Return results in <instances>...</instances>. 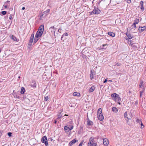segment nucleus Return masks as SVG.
<instances>
[{
	"label": "nucleus",
	"instance_id": "a18cd8bd",
	"mask_svg": "<svg viewBox=\"0 0 146 146\" xmlns=\"http://www.w3.org/2000/svg\"><path fill=\"white\" fill-rule=\"evenodd\" d=\"M9 19L11 20H12V19H13V17H12V16L11 15H10V16H9Z\"/></svg>",
	"mask_w": 146,
	"mask_h": 146
},
{
	"label": "nucleus",
	"instance_id": "393cba45",
	"mask_svg": "<svg viewBox=\"0 0 146 146\" xmlns=\"http://www.w3.org/2000/svg\"><path fill=\"white\" fill-rule=\"evenodd\" d=\"M107 45L106 44H103L102 46H100V48L101 49H105L106 48L105 47Z\"/></svg>",
	"mask_w": 146,
	"mask_h": 146
},
{
	"label": "nucleus",
	"instance_id": "338daca9",
	"mask_svg": "<svg viewBox=\"0 0 146 146\" xmlns=\"http://www.w3.org/2000/svg\"><path fill=\"white\" fill-rule=\"evenodd\" d=\"M1 48H0V53L1 52Z\"/></svg>",
	"mask_w": 146,
	"mask_h": 146
},
{
	"label": "nucleus",
	"instance_id": "20e7f679",
	"mask_svg": "<svg viewBox=\"0 0 146 146\" xmlns=\"http://www.w3.org/2000/svg\"><path fill=\"white\" fill-rule=\"evenodd\" d=\"M50 9H48L46 11L44 12L40 16V20H42L43 18L46 17L48 15L49 13Z\"/></svg>",
	"mask_w": 146,
	"mask_h": 146
},
{
	"label": "nucleus",
	"instance_id": "4468645a",
	"mask_svg": "<svg viewBox=\"0 0 146 146\" xmlns=\"http://www.w3.org/2000/svg\"><path fill=\"white\" fill-rule=\"evenodd\" d=\"M31 86L34 88H36V81L33 80L31 84Z\"/></svg>",
	"mask_w": 146,
	"mask_h": 146
},
{
	"label": "nucleus",
	"instance_id": "4be33fe9",
	"mask_svg": "<svg viewBox=\"0 0 146 146\" xmlns=\"http://www.w3.org/2000/svg\"><path fill=\"white\" fill-rule=\"evenodd\" d=\"M115 1H110V4L111 5H116V2Z\"/></svg>",
	"mask_w": 146,
	"mask_h": 146
},
{
	"label": "nucleus",
	"instance_id": "bb28decb",
	"mask_svg": "<svg viewBox=\"0 0 146 146\" xmlns=\"http://www.w3.org/2000/svg\"><path fill=\"white\" fill-rule=\"evenodd\" d=\"M139 22V20L137 18H136L135 20H134V22L133 23L135 24H138Z\"/></svg>",
	"mask_w": 146,
	"mask_h": 146
},
{
	"label": "nucleus",
	"instance_id": "774afa93",
	"mask_svg": "<svg viewBox=\"0 0 146 146\" xmlns=\"http://www.w3.org/2000/svg\"><path fill=\"white\" fill-rule=\"evenodd\" d=\"M19 78H20V76H19Z\"/></svg>",
	"mask_w": 146,
	"mask_h": 146
},
{
	"label": "nucleus",
	"instance_id": "6ab92c4d",
	"mask_svg": "<svg viewBox=\"0 0 146 146\" xmlns=\"http://www.w3.org/2000/svg\"><path fill=\"white\" fill-rule=\"evenodd\" d=\"M108 34L110 36H112V37H114L115 36V34L111 32H109L108 33Z\"/></svg>",
	"mask_w": 146,
	"mask_h": 146
},
{
	"label": "nucleus",
	"instance_id": "7c9ffc66",
	"mask_svg": "<svg viewBox=\"0 0 146 146\" xmlns=\"http://www.w3.org/2000/svg\"><path fill=\"white\" fill-rule=\"evenodd\" d=\"M68 35V34L67 33H65L63 34V35L61 37V40H62V38H63L64 36H66Z\"/></svg>",
	"mask_w": 146,
	"mask_h": 146
},
{
	"label": "nucleus",
	"instance_id": "49530a36",
	"mask_svg": "<svg viewBox=\"0 0 146 146\" xmlns=\"http://www.w3.org/2000/svg\"><path fill=\"white\" fill-rule=\"evenodd\" d=\"M83 141H82L79 144V145L78 146H82V144H83Z\"/></svg>",
	"mask_w": 146,
	"mask_h": 146
},
{
	"label": "nucleus",
	"instance_id": "3c124183",
	"mask_svg": "<svg viewBox=\"0 0 146 146\" xmlns=\"http://www.w3.org/2000/svg\"><path fill=\"white\" fill-rule=\"evenodd\" d=\"M74 127L73 125L71 126L70 127V131Z\"/></svg>",
	"mask_w": 146,
	"mask_h": 146
},
{
	"label": "nucleus",
	"instance_id": "9d476101",
	"mask_svg": "<svg viewBox=\"0 0 146 146\" xmlns=\"http://www.w3.org/2000/svg\"><path fill=\"white\" fill-rule=\"evenodd\" d=\"M50 31H51L52 33L54 34L55 32V31L56 30V28L54 27V26L51 27L49 29Z\"/></svg>",
	"mask_w": 146,
	"mask_h": 146
},
{
	"label": "nucleus",
	"instance_id": "1a4fd4ad",
	"mask_svg": "<svg viewBox=\"0 0 146 146\" xmlns=\"http://www.w3.org/2000/svg\"><path fill=\"white\" fill-rule=\"evenodd\" d=\"M145 30H146V26L142 27L139 26V30L140 32H142Z\"/></svg>",
	"mask_w": 146,
	"mask_h": 146
},
{
	"label": "nucleus",
	"instance_id": "4c0bfd02",
	"mask_svg": "<svg viewBox=\"0 0 146 146\" xmlns=\"http://www.w3.org/2000/svg\"><path fill=\"white\" fill-rule=\"evenodd\" d=\"M136 121L137 123H140L141 122V121L138 119H137L136 120Z\"/></svg>",
	"mask_w": 146,
	"mask_h": 146
},
{
	"label": "nucleus",
	"instance_id": "69168bd1",
	"mask_svg": "<svg viewBox=\"0 0 146 146\" xmlns=\"http://www.w3.org/2000/svg\"><path fill=\"white\" fill-rule=\"evenodd\" d=\"M68 115H67V114H65L64 116H68Z\"/></svg>",
	"mask_w": 146,
	"mask_h": 146
},
{
	"label": "nucleus",
	"instance_id": "7ed1b4c3",
	"mask_svg": "<svg viewBox=\"0 0 146 146\" xmlns=\"http://www.w3.org/2000/svg\"><path fill=\"white\" fill-rule=\"evenodd\" d=\"M101 13V11L98 8H94V10L92 12H90L89 15H98Z\"/></svg>",
	"mask_w": 146,
	"mask_h": 146
},
{
	"label": "nucleus",
	"instance_id": "c85d7f7f",
	"mask_svg": "<svg viewBox=\"0 0 146 146\" xmlns=\"http://www.w3.org/2000/svg\"><path fill=\"white\" fill-rule=\"evenodd\" d=\"M34 35L33 34H32L31 35L30 37V40H32L33 41L34 37Z\"/></svg>",
	"mask_w": 146,
	"mask_h": 146
},
{
	"label": "nucleus",
	"instance_id": "cd10ccee",
	"mask_svg": "<svg viewBox=\"0 0 146 146\" xmlns=\"http://www.w3.org/2000/svg\"><path fill=\"white\" fill-rule=\"evenodd\" d=\"M11 38H12V39L15 41H16L17 40L16 37L13 35H12L11 37Z\"/></svg>",
	"mask_w": 146,
	"mask_h": 146
},
{
	"label": "nucleus",
	"instance_id": "a878e982",
	"mask_svg": "<svg viewBox=\"0 0 146 146\" xmlns=\"http://www.w3.org/2000/svg\"><path fill=\"white\" fill-rule=\"evenodd\" d=\"M112 111L113 112L116 113L117 112L118 110L116 108L113 107L112 108Z\"/></svg>",
	"mask_w": 146,
	"mask_h": 146
},
{
	"label": "nucleus",
	"instance_id": "8fccbe9b",
	"mask_svg": "<svg viewBox=\"0 0 146 146\" xmlns=\"http://www.w3.org/2000/svg\"><path fill=\"white\" fill-rule=\"evenodd\" d=\"M9 1H7L5 2V4H6L8 5V4H9Z\"/></svg>",
	"mask_w": 146,
	"mask_h": 146
},
{
	"label": "nucleus",
	"instance_id": "f8f14e48",
	"mask_svg": "<svg viewBox=\"0 0 146 146\" xmlns=\"http://www.w3.org/2000/svg\"><path fill=\"white\" fill-rule=\"evenodd\" d=\"M87 124L88 126H92L93 125V123L92 121L88 118L87 119Z\"/></svg>",
	"mask_w": 146,
	"mask_h": 146
},
{
	"label": "nucleus",
	"instance_id": "680f3d73",
	"mask_svg": "<svg viewBox=\"0 0 146 146\" xmlns=\"http://www.w3.org/2000/svg\"><path fill=\"white\" fill-rule=\"evenodd\" d=\"M25 9V7H23L22 8V10H24Z\"/></svg>",
	"mask_w": 146,
	"mask_h": 146
},
{
	"label": "nucleus",
	"instance_id": "13d9d810",
	"mask_svg": "<svg viewBox=\"0 0 146 146\" xmlns=\"http://www.w3.org/2000/svg\"><path fill=\"white\" fill-rule=\"evenodd\" d=\"M121 101H119V102H117L118 104L119 105H120L121 104V103L120 102Z\"/></svg>",
	"mask_w": 146,
	"mask_h": 146
},
{
	"label": "nucleus",
	"instance_id": "a211bd4d",
	"mask_svg": "<svg viewBox=\"0 0 146 146\" xmlns=\"http://www.w3.org/2000/svg\"><path fill=\"white\" fill-rule=\"evenodd\" d=\"M143 2L141 1L140 2V4H141V8H140L141 9V10L142 11H143L144 10V7L143 6Z\"/></svg>",
	"mask_w": 146,
	"mask_h": 146
},
{
	"label": "nucleus",
	"instance_id": "f3484780",
	"mask_svg": "<svg viewBox=\"0 0 146 146\" xmlns=\"http://www.w3.org/2000/svg\"><path fill=\"white\" fill-rule=\"evenodd\" d=\"M94 71L92 70L90 71V78L91 80L93 79L94 78Z\"/></svg>",
	"mask_w": 146,
	"mask_h": 146
},
{
	"label": "nucleus",
	"instance_id": "9b49d317",
	"mask_svg": "<svg viewBox=\"0 0 146 146\" xmlns=\"http://www.w3.org/2000/svg\"><path fill=\"white\" fill-rule=\"evenodd\" d=\"M77 141H78L77 140L74 139L70 142L69 143V146H72L73 144L75 143Z\"/></svg>",
	"mask_w": 146,
	"mask_h": 146
},
{
	"label": "nucleus",
	"instance_id": "423d86ee",
	"mask_svg": "<svg viewBox=\"0 0 146 146\" xmlns=\"http://www.w3.org/2000/svg\"><path fill=\"white\" fill-rule=\"evenodd\" d=\"M43 32L38 31L35 35V37L37 38H40Z\"/></svg>",
	"mask_w": 146,
	"mask_h": 146
},
{
	"label": "nucleus",
	"instance_id": "864d4df0",
	"mask_svg": "<svg viewBox=\"0 0 146 146\" xmlns=\"http://www.w3.org/2000/svg\"><path fill=\"white\" fill-rule=\"evenodd\" d=\"M138 104V100L136 101L135 102V105L137 106Z\"/></svg>",
	"mask_w": 146,
	"mask_h": 146
},
{
	"label": "nucleus",
	"instance_id": "603ef678",
	"mask_svg": "<svg viewBox=\"0 0 146 146\" xmlns=\"http://www.w3.org/2000/svg\"><path fill=\"white\" fill-rule=\"evenodd\" d=\"M132 26H133V27L134 28H136V24H135L134 23H133V25H132Z\"/></svg>",
	"mask_w": 146,
	"mask_h": 146
},
{
	"label": "nucleus",
	"instance_id": "c9c22d12",
	"mask_svg": "<svg viewBox=\"0 0 146 146\" xmlns=\"http://www.w3.org/2000/svg\"><path fill=\"white\" fill-rule=\"evenodd\" d=\"M44 100L46 101H47L48 99V96L44 97Z\"/></svg>",
	"mask_w": 146,
	"mask_h": 146
},
{
	"label": "nucleus",
	"instance_id": "79ce46f5",
	"mask_svg": "<svg viewBox=\"0 0 146 146\" xmlns=\"http://www.w3.org/2000/svg\"><path fill=\"white\" fill-rule=\"evenodd\" d=\"M7 134H8V135L9 137H11V136H12L11 135L12 134V133L11 132H9L7 133Z\"/></svg>",
	"mask_w": 146,
	"mask_h": 146
},
{
	"label": "nucleus",
	"instance_id": "f704fd0d",
	"mask_svg": "<svg viewBox=\"0 0 146 146\" xmlns=\"http://www.w3.org/2000/svg\"><path fill=\"white\" fill-rule=\"evenodd\" d=\"M62 116V114H61V112H60L58 115V118L60 119V118Z\"/></svg>",
	"mask_w": 146,
	"mask_h": 146
},
{
	"label": "nucleus",
	"instance_id": "5fc2aeb1",
	"mask_svg": "<svg viewBox=\"0 0 146 146\" xmlns=\"http://www.w3.org/2000/svg\"><path fill=\"white\" fill-rule=\"evenodd\" d=\"M121 64L119 63H116V65L118 66H120Z\"/></svg>",
	"mask_w": 146,
	"mask_h": 146
},
{
	"label": "nucleus",
	"instance_id": "f257e3e1",
	"mask_svg": "<svg viewBox=\"0 0 146 146\" xmlns=\"http://www.w3.org/2000/svg\"><path fill=\"white\" fill-rule=\"evenodd\" d=\"M97 117L98 119L101 121H102L104 119V117L102 113V109L99 108L97 112Z\"/></svg>",
	"mask_w": 146,
	"mask_h": 146
},
{
	"label": "nucleus",
	"instance_id": "6e6d98bb",
	"mask_svg": "<svg viewBox=\"0 0 146 146\" xmlns=\"http://www.w3.org/2000/svg\"><path fill=\"white\" fill-rule=\"evenodd\" d=\"M127 2L128 3H130L131 2V1H127Z\"/></svg>",
	"mask_w": 146,
	"mask_h": 146
},
{
	"label": "nucleus",
	"instance_id": "473e14b6",
	"mask_svg": "<svg viewBox=\"0 0 146 146\" xmlns=\"http://www.w3.org/2000/svg\"><path fill=\"white\" fill-rule=\"evenodd\" d=\"M97 143L95 141L92 144V146H96L97 145Z\"/></svg>",
	"mask_w": 146,
	"mask_h": 146
},
{
	"label": "nucleus",
	"instance_id": "ea45409f",
	"mask_svg": "<svg viewBox=\"0 0 146 146\" xmlns=\"http://www.w3.org/2000/svg\"><path fill=\"white\" fill-rule=\"evenodd\" d=\"M127 112L126 111L124 113V117H126V118H127Z\"/></svg>",
	"mask_w": 146,
	"mask_h": 146
},
{
	"label": "nucleus",
	"instance_id": "de8ad7c7",
	"mask_svg": "<svg viewBox=\"0 0 146 146\" xmlns=\"http://www.w3.org/2000/svg\"><path fill=\"white\" fill-rule=\"evenodd\" d=\"M143 80H141L140 82V84L142 85H143L144 86V84H143Z\"/></svg>",
	"mask_w": 146,
	"mask_h": 146
},
{
	"label": "nucleus",
	"instance_id": "bf43d9fd",
	"mask_svg": "<svg viewBox=\"0 0 146 146\" xmlns=\"http://www.w3.org/2000/svg\"><path fill=\"white\" fill-rule=\"evenodd\" d=\"M107 80L106 79L104 81V83H105L106 82H107Z\"/></svg>",
	"mask_w": 146,
	"mask_h": 146
},
{
	"label": "nucleus",
	"instance_id": "2eb2a0df",
	"mask_svg": "<svg viewBox=\"0 0 146 146\" xmlns=\"http://www.w3.org/2000/svg\"><path fill=\"white\" fill-rule=\"evenodd\" d=\"M65 131L66 133H68L70 131V127L67 126H65L64 127Z\"/></svg>",
	"mask_w": 146,
	"mask_h": 146
},
{
	"label": "nucleus",
	"instance_id": "b1692460",
	"mask_svg": "<svg viewBox=\"0 0 146 146\" xmlns=\"http://www.w3.org/2000/svg\"><path fill=\"white\" fill-rule=\"evenodd\" d=\"M144 93V89H143L142 90H141L140 91V98L142 97V95L143 94V93Z\"/></svg>",
	"mask_w": 146,
	"mask_h": 146
},
{
	"label": "nucleus",
	"instance_id": "0e129e2a",
	"mask_svg": "<svg viewBox=\"0 0 146 146\" xmlns=\"http://www.w3.org/2000/svg\"><path fill=\"white\" fill-rule=\"evenodd\" d=\"M108 82H112V81L111 80H108Z\"/></svg>",
	"mask_w": 146,
	"mask_h": 146
},
{
	"label": "nucleus",
	"instance_id": "f03ea898",
	"mask_svg": "<svg viewBox=\"0 0 146 146\" xmlns=\"http://www.w3.org/2000/svg\"><path fill=\"white\" fill-rule=\"evenodd\" d=\"M111 96L115 102H119L121 101V98L116 93H114L111 94Z\"/></svg>",
	"mask_w": 146,
	"mask_h": 146
},
{
	"label": "nucleus",
	"instance_id": "0eeeda50",
	"mask_svg": "<svg viewBox=\"0 0 146 146\" xmlns=\"http://www.w3.org/2000/svg\"><path fill=\"white\" fill-rule=\"evenodd\" d=\"M126 34L127 37V38H125L126 40H128V39H131L133 38L134 37L133 35L130 34L129 33H127Z\"/></svg>",
	"mask_w": 146,
	"mask_h": 146
},
{
	"label": "nucleus",
	"instance_id": "c756f323",
	"mask_svg": "<svg viewBox=\"0 0 146 146\" xmlns=\"http://www.w3.org/2000/svg\"><path fill=\"white\" fill-rule=\"evenodd\" d=\"M39 38H37L35 37L34 40V44L35 43L38 41Z\"/></svg>",
	"mask_w": 146,
	"mask_h": 146
},
{
	"label": "nucleus",
	"instance_id": "2f4dec72",
	"mask_svg": "<svg viewBox=\"0 0 146 146\" xmlns=\"http://www.w3.org/2000/svg\"><path fill=\"white\" fill-rule=\"evenodd\" d=\"M33 40H29L28 43V45L30 46L31 45L32 43L33 42Z\"/></svg>",
	"mask_w": 146,
	"mask_h": 146
},
{
	"label": "nucleus",
	"instance_id": "aec40b11",
	"mask_svg": "<svg viewBox=\"0 0 146 146\" xmlns=\"http://www.w3.org/2000/svg\"><path fill=\"white\" fill-rule=\"evenodd\" d=\"M95 89L94 86H92L89 89V91L90 92H93Z\"/></svg>",
	"mask_w": 146,
	"mask_h": 146
},
{
	"label": "nucleus",
	"instance_id": "ddd939ff",
	"mask_svg": "<svg viewBox=\"0 0 146 146\" xmlns=\"http://www.w3.org/2000/svg\"><path fill=\"white\" fill-rule=\"evenodd\" d=\"M103 143L105 145H107L109 144V142L107 139L104 138L103 140Z\"/></svg>",
	"mask_w": 146,
	"mask_h": 146
},
{
	"label": "nucleus",
	"instance_id": "72a5a7b5",
	"mask_svg": "<svg viewBox=\"0 0 146 146\" xmlns=\"http://www.w3.org/2000/svg\"><path fill=\"white\" fill-rule=\"evenodd\" d=\"M82 56L84 59H86L87 58V56L86 55H85V54H82Z\"/></svg>",
	"mask_w": 146,
	"mask_h": 146
},
{
	"label": "nucleus",
	"instance_id": "39448f33",
	"mask_svg": "<svg viewBox=\"0 0 146 146\" xmlns=\"http://www.w3.org/2000/svg\"><path fill=\"white\" fill-rule=\"evenodd\" d=\"M41 142L45 144L46 146L48 145V142L47 138V137L45 136L42 137L41 139Z\"/></svg>",
	"mask_w": 146,
	"mask_h": 146
},
{
	"label": "nucleus",
	"instance_id": "37998d69",
	"mask_svg": "<svg viewBox=\"0 0 146 146\" xmlns=\"http://www.w3.org/2000/svg\"><path fill=\"white\" fill-rule=\"evenodd\" d=\"M8 5L7 4L4 5L3 6V8H6Z\"/></svg>",
	"mask_w": 146,
	"mask_h": 146
},
{
	"label": "nucleus",
	"instance_id": "052dcab7",
	"mask_svg": "<svg viewBox=\"0 0 146 146\" xmlns=\"http://www.w3.org/2000/svg\"><path fill=\"white\" fill-rule=\"evenodd\" d=\"M57 121L56 120H54V123L56 124L57 123Z\"/></svg>",
	"mask_w": 146,
	"mask_h": 146
},
{
	"label": "nucleus",
	"instance_id": "4d7b16f0",
	"mask_svg": "<svg viewBox=\"0 0 146 146\" xmlns=\"http://www.w3.org/2000/svg\"><path fill=\"white\" fill-rule=\"evenodd\" d=\"M130 102L131 104H133L134 103L133 101H131Z\"/></svg>",
	"mask_w": 146,
	"mask_h": 146
},
{
	"label": "nucleus",
	"instance_id": "09e8293b",
	"mask_svg": "<svg viewBox=\"0 0 146 146\" xmlns=\"http://www.w3.org/2000/svg\"><path fill=\"white\" fill-rule=\"evenodd\" d=\"M129 42H130V44L131 45H132L133 43V42L132 41V40H130L129 41Z\"/></svg>",
	"mask_w": 146,
	"mask_h": 146
},
{
	"label": "nucleus",
	"instance_id": "5701e85b",
	"mask_svg": "<svg viewBox=\"0 0 146 146\" xmlns=\"http://www.w3.org/2000/svg\"><path fill=\"white\" fill-rule=\"evenodd\" d=\"M25 91V88L23 87H22L21 89V93L22 94H24Z\"/></svg>",
	"mask_w": 146,
	"mask_h": 146
},
{
	"label": "nucleus",
	"instance_id": "a19ab883",
	"mask_svg": "<svg viewBox=\"0 0 146 146\" xmlns=\"http://www.w3.org/2000/svg\"><path fill=\"white\" fill-rule=\"evenodd\" d=\"M139 87L141 88H142V89H144V87L143 85H141L140 84L139 85Z\"/></svg>",
	"mask_w": 146,
	"mask_h": 146
},
{
	"label": "nucleus",
	"instance_id": "e2e57ef3",
	"mask_svg": "<svg viewBox=\"0 0 146 146\" xmlns=\"http://www.w3.org/2000/svg\"><path fill=\"white\" fill-rule=\"evenodd\" d=\"M51 141H52V139L51 138H50V139Z\"/></svg>",
	"mask_w": 146,
	"mask_h": 146
},
{
	"label": "nucleus",
	"instance_id": "6e6552de",
	"mask_svg": "<svg viewBox=\"0 0 146 146\" xmlns=\"http://www.w3.org/2000/svg\"><path fill=\"white\" fill-rule=\"evenodd\" d=\"M94 138L92 137L90 138L88 146H92V144L94 142Z\"/></svg>",
	"mask_w": 146,
	"mask_h": 146
},
{
	"label": "nucleus",
	"instance_id": "c03bdc74",
	"mask_svg": "<svg viewBox=\"0 0 146 146\" xmlns=\"http://www.w3.org/2000/svg\"><path fill=\"white\" fill-rule=\"evenodd\" d=\"M140 124H141V128H143L144 127V126L143 125V123L142 122V121H141V123H140Z\"/></svg>",
	"mask_w": 146,
	"mask_h": 146
},
{
	"label": "nucleus",
	"instance_id": "e433bc0d",
	"mask_svg": "<svg viewBox=\"0 0 146 146\" xmlns=\"http://www.w3.org/2000/svg\"><path fill=\"white\" fill-rule=\"evenodd\" d=\"M129 115H130V118L127 117V119L128 120L131 119V118H132V116H133L132 115L131 113H130L129 114Z\"/></svg>",
	"mask_w": 146,
	"mask_h": 146
},
{
	"label": "nucleus",
	"instance_id": "412c9836",
	"mask_svg": "<svg viewBox=\"0 0 146 146\" xmlns=\"http://www.w3.org/2000/svg\"><path fill=\"white\" fill-rule=\"evenodd\" d=\"M73 95L74 96H77L78 97H80V93H78L77 92H74L73 94Z\"/></svg>",
	"mask_w": 146,
	"mask_h": 146
},
{
	"label": "nucleus",
	"instance_id": "dca6fc26",
	"mask_svg": "<svg viewBox=\"0 0 146 146\" xmlns=\"http://www.w3.org/2000/svg\"><path fill=\"white\" fill-rule=\"evenodd\" d=\"M44 25H42L40 26L38 30L40 31V32H43L44 31Z\"/></svg>",
	"mask_w": 146,
	"mask_h": 146
},
{
	"label": "nucleus",
	"instance_id": "58836bf2",
	"mask_svg": "<svg viewBox=\"0 0 146 146\" xmlns=\"http://www.w3.org/2000/svg\"><path fill=\"white\" fill-rule=\"evenodd\" d=\"M6 13V11H3L1 12V14L3 15H5Z\"/></svg>",
	"mask_w": 146,
	"mask_h": 146
}]
</instances>
